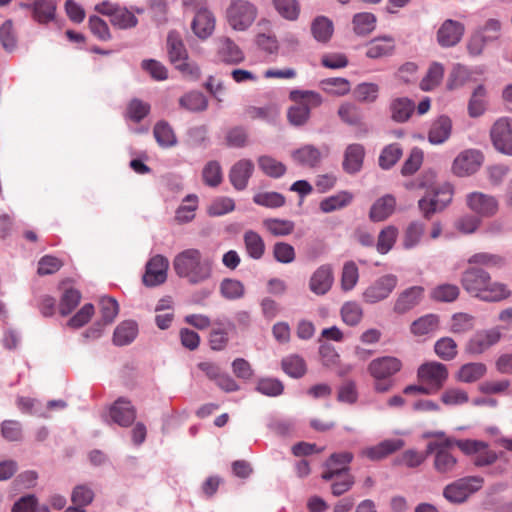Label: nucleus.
Instances as JSON below:
<instances>
[{
	"mask_svg": "<svg viewBox=\"0 0 512 512\" xmlns=\"http://www.w3.org/2000/svg\"><path fill=\"white\" fill-rule=\"evenodd\" d=\"M395 49V42L391 36H383L373 39L367 47L366 56L377 59L389 56Z\"/></svg>",
	"mask_w": 512,
	"mask_h": 512,
	"instance_id": "nucleus-29",
	"label": "nucleus"
},
{
	"mask_svg": "<svg viewBox=\"0 0 512 512\" xmlns=\"http://www.w3.org/2000/svg\"><path fill=\"white\" fill-rule=\"evenodd\" d=\"M258 14L256 6L247 0H232L226 9V19L235 31L247 30Z\"/></svg>",
	"mask_w": 512,
	"mask_h": 512,
	"instance_id": "nucleus-7",
	"label": "nucleus"
},
{
	"mask_svg": "<svg viewBox=\"0 0 512 512\" xmlns=\"http://www.w3.org/2000/svg\"><path fill=\"white\" fill-rule=\"evenodd\" d=\"M461 284L468 294L482 301L498 302L508 298L511 294L505 284L493 282L488 272L475 266L469 267L463 272Z\"/></svg>",
	"mask_w": 512,
	"mask_h": 512,
	"instance_id": "nucleus-1",
	"label": "nucleus"
},
{
	"mask_svg": "<svg viewBox=\"0 0 512 512\" xmlns=\"http://www.w3.org/2000/svg\"><path fill=\"white\" fill-rule=\"evenodd\" d=\"M173 268L177 276L196 285L211 278L213 261L205 257L199 249L188 248L174 257Z\"/></svg>",
	"mask_w": 512,
	"mask_h": 512,
	"instance_id": "nucleus-2",
	"label": "nucleus"
},
{
	"mask_svg": "<svg viewBox=\"0 0 512 512\" xmlns=\"http://www.w3.org/2000/svg\"><path fill=\"white\" fill-rule=\"evenodd\" d=\"M465 32V26L459 21L445 20L437 31V41L441 47L457 45Z\"/></svg>",
	"mask_w": 512,
	"mask_h": 512,
	"instance_id": "nucleus-20",
	"label": "nucleus"
},
{
	"mask_svg": "<svg viewBox=\"0 0 512 512\" xmlns=\"http://www.w3.org/2000/svg\"><path fill=\"white\" fill-rule=\"evenodd\" d=\"M33 18L41 24H46L55 18L56 0H33Z\"/></svg>",
	"mask_w": 512,
	"mask_h": 512,
	"instance_id": "nucleus-36",
	"label": "nucleus"
},
{
	"mask_svg": "<svg viewBox=\"0 0 512 512\" xmlns=\"http://www.w3.org/2000/svg\"><path fill=\"white\" fill-rule=\"evenodd\" d=\"M245 249L249 257L259 260L265 253V242L261 235L253 230H247L243 235Z\"/></svg>",
	"mask_w": 512,
	"mask_h": 512,
	"instance_id": "nucleus-31",
	"label": "nucleus"
},
{
	"mask_svg": "<svg viewBox=\"0 0 512 512\" xmlns=\"http://www.w3.org/2000/svg\"><path fill=\"white\" fill-rule=\"evenodd\" d=\"M95 497L93 488L89 484H78L71 492V501L77 506L90 505Z\"/></svg>",
	"mask_w": 512,
	"mask_h": 512,
	"instance_id": "nucleus-55",
	"label": "nucleus"
},
{
	"mask_svg": "<svg viewBox=\"0 0 512 512\" xmlns=\"http://www.w3.org/2000/svg\"><path fill=\"white\" fill-rule=\"evenodd\" d=\"M168 259L162 255L153 256L146 264L142 281L147 287L163 284L167 279Z\"/></svg>",
	"mask_w": 512,
	"mask_h": 512,
	"instance_id": "nucleus-12",
	"label": "nucleus"
},
{
	"mask_svg": "<svg viewBox=\"0 0 512 512\" xmlns=\"http://www.w3.org/2000/svg\"><path fill=\"white\" fill-rule=\"evenodd\" d=\"M402 156V149L398 144H390L386 146L379 156V166L382 169H390Z\"/></svg>",
	"mask_w": 512,
	"mask_h": 512,
	"instance_id": "nucleus-60",
	"label": "nucleus"
},
{
	"mask_svg": "<svg viewBox=\"0 0 512 512\" xmlns=\"http://www.w3.org/2000/svg\"><path fill=\"white\" fill-rule=\"evenodd\" d=\"M486 110V89L478 85L472 93L468 104V113L471 117H479Z\"/></svg>",
	"mask_w": 512,
	"mask_h": 512,
	"instance_id": "nucleus-46",
	"label": "nucleus"
},
{
	"mask_svg": "<svg viewBox=\"0 0 512 512\" xmlns=\"http://www.w3.org/2000/svg\"><path fill=\"white\" fill-rule=\"evenodd\" d=\"M112 420L122 427L130 426L136 418V410L126 398H118L110 408Z\"/></svg>",
	"mask_w": 512,
	"mask_h": 512,
	"instance_id": "nucleus-23",
	"label": "nucleus"
},
{
	"mask_svg": "<svg viewBox=\"0 0 512 512\" xmlns=\"http://www.w3.org/2000/svg\"><path fill=\"white\" fill-rule=\"evenodd\" d=\"M453 190L449 184L433 187L418 201L422 216L429 220L438 212L444 210L452 201Z\"/></svg>",
	"mask_w": 512,
	"mask_h": 512,
	"instance_id": "nucleus-6",
	"label": "nucleus"
},
{
	"mask_svg": "<svg viewBox=\"0 0 512 512\" xmlns=\"http://www.w3.org/2000/svg\"><path fill=\"white\" fill-rule=\"evenodd\" d=\"M364 157L365 148L362 144H349L344 151L342 162L343 170L348 174L358 173L362 169Z\"/></svg>",
	"mask_w": 512,
	"mask_h": 512,
	"instance_id": "nucleus-24",
	"label": "nucleus"
},
{
	"mask_svg": "<svg viewBox=\"0 0 512 512\" xmlns=\"http://www.w3.org/2000/svg\"><path fill=\"white\" fill-rule=\"evenodd\" d=\"M263 228L274 237H285L293 233L295 223L288 219L266 218L262 221Z\"/></svg>",
	"mask_w": 512,
	"mask_h": 512,
	"instance_id": "nucleus-32",
	"label": "nucleus"
},
{
	"mask_svg": "<svg viewBox=\"0 0 512 512\" xmlns=\"http://www.w3.org/2000/svg\"><path fill=\"white\" fill-rule=\"evenodd\" d=\"M402 361L394 356H382L371 360L367 371L374 379L373 389L377 393H386L394 386L393 376L402 369Z\"/></svg>",
	"mask_w": 512,
	"mask_h": 512,
	"instance_id": "nucleus-3",
	"label": "nucleus"
},
{
	"mask_svg": "<svg viewBox=\"0 0 512 512\" xmlns=\"http://www.w3.org/2000/svg\"><path fill=\"white\" fill-rule=\"evenodd\" d=\"M203 181L210 187H217L222 182V169L219 162L209 161L202 171Z\"/></svg>",
	"mask_w": 512,
	"mask_h": 512,
	"instance_id": "nucleus-62",
	"label": "nucleus"
},
{
	"mask_svg": "<svg viewBox=\"0 0 512 512\" xmlns=\"http://www.w3.org/2000/svg\"><path fill=\"white\" fill-rule=\"evenodd\" d=\"M425 224L420 221H412L406 227L402 245L406 250H410L418 246L425 234Z\"/></svg>",
	"mask_w": 512,
	"mask_h": 512,
	"instance_id": "nucleus-35",
	"label": "nucleus"
},
{
	"mask_svg": "<svg viewBox=\"0 0 512 512\" xmlns=\"http://www.w3.org/2000/svg\"><path fill=\"white\" fill-rule=\"evenodd\" d=\"M81 300V293L73 288L67 289L61 298L59 311L61 315L66 316L70 314L79 304Z\"/></svg>",
	"mask_w": 512,
	"mask_h": 512,
	"instance_id": "nucleus-64",
	"label": "nucleus"
},
{
	"mask_svg": "<svg viewBox=\"0 0 512 512\" xmlns=\"http://www.w3.org/2000/svg\"><path fill=\"white\" fill-rule=\"evenodd\" d=\"M333 32V22L326 16H317L311 23V33L317 42L327 43Z\"/></svg>",
	"mask_w": 512,
	"mask_h": 512,
	"instance_id": "nucleus-33",
	"label": "nucleus"
},
{
	"mask_svg": "<svg viewBox=\"0 0 512 512\" xmlns=\"http://www.w3.org/2000/svg\"><path fill=\"white\" fill-rule=\"evenodd\" d=\"M398 236V229L393 225L383 228L379 235L376 244L377 251L380 254L388 253L394 246Z\"/></svg>",
	"mask_w": 512,
	"mask_h": 512,
	"instance_id": "nucleus-50",
	"label": "nucleus"
},
{
	"mask_svg": "<svg viewBox=\"0 0 512 512\" xmlns=\"http://www.w3.org/2000/svg\"><path fill=\"white\" fill-rule=\"evenodd\" d=\"M219 290L222 297L227 300L240 299L245 294L244 284L241 281L232 278L223 279L220 283Z\"/></svg>",
	"mask_w": 512,
	"mask_h": 512,
	"instance_id": "nucleus-43",
	"label": "nucleus"
},
{
	"mask_svg": "<svg viewBox=\"0 0 512 512\" xmlns=\"http://www.w3.org/2000/svg\"><path fill=\"white\" fill-rule=\"evenodd\" d=\"M334 283L333 267L330 264L319 266L311 275L309 288L316 295H325Z\"/></svg>",
	"mask_w": 512,
	"mask_h": 512,
	"instance_id": "nucleus-21",
	"label": "nucleus"
},
{
	"mask_svg": "<svg viewBox=\"0 0 512 512\" xmlns=\"http://www.w3.org/2000/svg\"><path fill=\"white\" fill-rule=\"evenodd\" d=\"M482 162V154L474 149L462 151L454 160L452 170L457 176H468L475 173Z\"/></svg>",
	"mask_w": 512,
	"mask_h": 512,
	"instance_id": "nucleus-14",
	"label": "nucleus"
},
{
	"mask_svg": "<svg viewBox=\"0 0 512 512\" xmlns=\"http://www.w3.org/2000/svg\"><path fill=\"white\" fill-rule=\"evenodd\" d=\"M259 169L268 177L280 178L286 173V166L281 161L268 156L262 155L257 159Z\"/></svg>",
	"mask_w": 512,
	"mask_h": 512,
	"instance_id": "nucleus-38",
	"label": "nucleus"
},
{
	"mask_svg": "<svg viewBox=\"0 0 512 512\" xmlns=\"http://www.w3.org/2000/svg\"><path fill=\"white\" fill-rule=\"evenodd\" d=\"M253 202L266 208H279L285 204V197L279 192H259L253 196Z\"/></svg>",
	"mask_w": 512,
	"mask_h": 512,
	"instance_id": "nucleus-54",
	"label": "nucleus"
},
{
	"mask_svg": "<svg viewBox=\"0 0 512 512\" xmlns=\"http://www.w3.org/2000/svg\"><path fill=\"white\" fill-rule=\"evenodd\" d=\"M101 322L104 325L111 324L119 313L118 302L111 297H103L100 300Z\"/></svg>",
	"mask_w": 512,
	"mask_h": 512,
	"instance_id": "nucleus-61",
	"label": "nucleus"
},
{
	"mask_svg": "<svg viewBox=\"0 0 512 512\" xmlns=\"http://www.w3.org/2000/svg\"><path fill=\"white\" fill-rule=\"evenodd\" d=\"M138 334V325L133 320L121 322L114 330L113 343L117 346H125L132 343Z\"/></svg>",
	"mask_w": 512,
	"mask_h": 512,
	"instance_id": "nucleus-28",
	"label": "nucleus"
},
{
	"mask_svg": "<svg viewBox=\"0 0 512 512\" xmlns=\"http://www.w3.org/2000/svg\"><path fill=\"white\" fill-rule=\"evenodd\" d=\"M352 23L357 35H367L375 29L376 17L372 13L361 12L354 15Z\"/></svg>",
	"mask_w": 512,
	"mask_h": 512,
	"instance_id": "nucleus-48",
	"label": "nucleus"
},
{
	"mask_svg": "<svg viewBox=\"0 0 512 512\" xmlns=\"http://www.w3.org/2000/svg\"><path fill=\"white\" fill-rule=\"evenodd\" d=\"M191 28L198 38L207 39L215 29L214 15L207 9H200L192 21Z\"/></svg>",
	"mask_w": 512,
	"mask_h": 512,
	"instance_id": "nucleus-25",
	"label": "nucleus"
},
{
	"mask_svg": "<svg viewBox=\"0 0 512 512\" xmlns=\"http://www.w3.org/2000/svg\"><path fill=\"white\" fill-rule=\"evenodd\" d=\"M320 87L328 94L343 96L350 92L351 85L346 78H326L320 81Z\"/></svg>",
	"mask_w": 512,
	"mask_h": 512,
	"instance_id": "nucleus-42",
	"label": "nucleus"
},
{
	"mask_svg": "<svg viewBox=\"0 0 512 512\" xmlns=\"http://www.w3.org/2000/svg\"><path fill=\"white\" fill-rule=\"evenodd\" d=\"M359 279V270L355 262L347 261L343 265L341 274V288L343 291L352 290Z\"/></svg>",
	"mask_w": 512,
	"mask_h": 512,
	"instance_id": "nucleus-56",
	"label": "nucleus"
},
{
	"mask_svg": "<svg viewBox=\"0 0 512 512\" xmlns=\"http://www.w3.org/2000/svg\"><path fill=\"white\" fill-rule=\"evenodd\" d=\"M490 137L497 151L512 156V118L496 120L491 127Z\"/></svg>",
	"mask_w": 512,
	"mask_h": 512,
	"instance_id": "nucleus-11",
	"label": "nucleus"
},
{
	"mask_svg": "<svg viewBox=\"0 0 512 512\" xmlns=\"http://www.w3.org/2000/svg\"><path fill=\"white\" fill-rule=\"evenodd\" d=\"M281 368L284 373L295 379L303 377L307 371L305 360L297 354L284 357L281 361Z\"/></svg>",
	"mask_w": 512,
	"mask_h": 512,
	"instance_id": "nucleus-37",
	"label": "nucleus"
},
{
	"mask_svg": "<svg viewBox=\"0 0 512 512\" xmlns=\"http://www.w3.org/2000/svg\"><path fill=\"white\" fill-rule=\"evenodd\" d=\"M179 105L190 112H202L208 107V100L201 92L192 91L179 99Z\"/></svg>",
	"mask_w": 512,
	"mask_h": 512,
	"instance_id": "nucleus-40",
	"label": "nucleus"
},
{
	"mask_svg": "<svg viewBox=\"0 0 512 512\" xmlns=\"http://www.w3.org/2000/svg\"><path fill=\"white\" fill-rule=\"evenodd\" d=\"M111 23L119 29H130L138 24V19L126 7L119 6L114 13Z\"/></svg>",
	"mask_w": 512,
	"mask_h": 512,
	"instance_id": "nucleus-57",
	"label": "nucleus"
},
{
	"mask_svg": "<svg viewBox=\"0 0 512 512\" xmlns=\"http://www.w3.org/2000/svg\"><path fill=\"white\" fill-rule=\"evenodd\" d=\"M467 206L482 217H491L498 210V201L494 196L482 192H472L466 197Z\"/></svg>",
	"mask_w": 512,
	"mask_h": 512,
	"instance_id": "nucleus-15",
	"label": "nucleus"
},
{
	"mask_svg": "<svg viewBox=\"0 0 512 512\" xmlns=\"http://www.w3.org/2000/svg\"><path fill=\"white\" fill-rule=\"evenodd\" d=\"M341 317L349 326L358 325L363 317V309L356 301L345 302L341 307Z\"/></svg>",
	"mask_w": 512,
	"mask_h": 512,
	"instance_id": "nucleus-51",
	"label": "nucleus"
},
{
	"mask_svg": "<svg viewBox=\"0 0 512 512\" xmlns=\"http://www.w3.org/2000/svg\"><path fill=\"white\" fill-rule=\"evenodd\" d=\"M216 58L219 62L237 65L244 61L245 56L242 49L232 39L220 37L217 39Z\"/></svg>",
	"mask_w": 512,
	"mask_h": 512,
	"instance_id": "nucleus-17",
	"label": "nucleus"
},
{
	"mask_svg": "<svg viewBox=\"0 0 512 512\" xmlns=\"http://www.w3.org/2000/svg\"><path fill=\"white\" fill-rule=\"evenodd\" d=\"M486 370L483 363H467L459 369L457 378L461 382L472 383L482 378Z\"/></svg>",
	"mask_w": 512,
	"mask_h": 512,
	"instance_id": "nucleus-44",
	"label": "nucleus"
},
{
	"mask_svg": "<svg viewBox=\"0 0 512 512\" xmlns=\"http://www.w3.org/2000/svg\"><path fill=\"white\" fill-rule=\"evenodd\" d=\"M501 339V332L498 328L478 331L469 340L466 351L470 354H481Z\"/></svg>",
	"mask_w": 512,
	"mask_h": 512,
	"instance_id": "nucleus-18",
	"label": "nucleus"
},
{
	"mask_svg": "<svg viewBox=\"0 0 512 512\" xmlns=\"http://www.w3.org/2000/svg\"><path fill=\"white\" fill-rule=\"evenodd\" d=\"M256 390L263 395L276 397L283 393L284 385L276 378H262L258 381Z\"/></svg>",
	"mask_w": 512,
	"mask_h": 512,
	"instance_id": "nucleus-63",
	"label": "nucleus"
},
{
	"mask_svg": "<svg viewBox=\"0 0 512 512\" xmlns=\"http://www.w3.org/2000/svg\"><path fill=\"white\" fill-rule=\"evenodd\" d=\"M417 378L420 383L425 384L432 393L439 391L448 378L447 367L439 362H427L419 366Z\"/></svg>",
	"mask_w": 512,
	"mask_h": 512,
	"instance_id": "nucleus-8",
	"label": "nucleus"
},
{
	"mask_svg": "<svg viewBox=\"0 0 512 512\" xmlns=\"http://www.w3.org/2000/svg\"><path fill=\"white\" fill-rule=\"evenodd\" d=\"M425 289L422 286H411L400 292L395 299L393 311L403 315L417 307L424 299Z\"/></svg>",
	"mask_w": 512,
	"mask_h": 512,
	"instance_id": "nucleus-13",
	"label": "nucleus"
},
{
	"mask_svg": "<svg viewBox=\"0 0 512 512\" xmlns=\"http://www.w3.org/2000/svg\"><path fill=\"white\" fill-rule=\"evenodd\" d=\"M323 149L322 151L314 145L306 144L294 150L291 157L298 165L315 168L321 163L322 158L329 153L327 146H324Z\"/></svg>",
	"mask_w": 512,
	"mask_h": 512,
	"instance_id": "nucleus-19",
	"label": "nucleus"
},
{
	"mask_svg": "<svg viewBox=\"0 0 512 512\" xmlns=\"http://www.w3.org/2000/svg\"><path fill=\"white\" fill-rule=\"evenodd\" d=\"M454 440L446 438L444 441H432L426 446V455H433V468L441 475L452 474L458 463L457 457L452 453Z\"/></svg>",
	"mask_w": 512,
	"mask_h": 512,
	"instance_id": "nucleus-4",
	"label": "nucleus"
},
{
	"mask_svg": "<svg viewBox=\"0 0 512 512\" xmlns=\"http://www.w3.org/2000/svg\"><path fill=\"white\" fill-rule=\"evenodd\" d=\"M440 319L437 314L429 313L411 323L410 331L415 336H424L439 329Z\"/></svg>",
	"mask_w": 512,
	"mask_h": 512,
	"instance_id": "nucleus-30",
	"label": "nucleus"
},
{
	"mask_svg": "<svg viewBox=\"0 0 512 512\" xmlns=\"http://www.w3.org/2000/svg\"><path fill=\"white\" fill-rule=\"evenodd\" d=\"M460 294V289L457 285L444 283L432 289L430 297L437 302H453Z\"/></svg>",
	"mask_w": 512,
	"mask_h": 512,
	"instance_id": "nucleus-45",
	"label": "nucleus"
},
{
	"mask_svg": "<svg viewBox=\"0 0 512 512\" xmlns=\"http://www.w3.org/2000/svg\"><path fill=\"white\" fill-rule=\"evenodd\" d=\"M153 133L157 143L162 147H172L177 143L173 129L165 121L156 123Z\"/></svg>",
	"mask_w": 512,
	"mask_h": 512,
	"instance_id": "nucleus-49",
	"label": "nucleus"
},
{
	"mask_svg": "<svg viewBox=\"0 0 512 512\" xmlns=\"http://www.w3.org/2000/svg\"><path fill=\"white\" fill-rule=\"evenodd\" d=\"M434 350L439 358L450 361L457 355V344L450 337H442L436 341Z\"/></svg>",
	"mask_w": 512,
	"mask_h": 512,
	"instance_id": "nucleus-58",
	"label": "nucleus"
},
{
	"mask_svg": "<svg viewBox=\"0 0 512 512\" xmlns=\"http://www.w3.org/2000/svg\"><path fill=\"white\" fill-rule=\"evenodd\" d=\"M311 106L307 104H295L287 111V118L293 126H303L310 118Z\"/></svg>",
	"mask_w": 512,
	"mask_h": 512,
	"instance_id": "nucleus-59",
	"label": "nucleus"
},
{
	"mask_svg": "<svg viewBox=\"0 0 512 512\" xmlns=\"http://www.w3.org/2000/svg\"><path fill=\"white\" fill-rule=\"evenodd\" d=\"M198 208V196L189 194L183 199V203L176 210L175 219L179 223H188L195 217Z\"/></svg>",
	"mask_w": 512,
	"mask_h": 512,
	"instance_id": "nucleus-41",
	"label": "nucleus"
},
{
	"mask_svg": "<svg viewBox=\"0 0 512 512\" xmlns=\"http://www.w3.org/2000/svg\"><path fill=\"white\" fill-rule=\"evenodd\" d=\"M491 38L476 28L467 40L466 48L469 55L473 57L480 56L484 52L485 47L493 43Z\"/></svg>",
	"mask_w": 512,
	"mask_h": 512,
	"instance_id": "nucleus-47",
	"label": "nucleus"
},
{
	"mask_svg": "<svg viewBox=\"0 0 512 512\" xmlns=\"http://www.w3.org/2000/svg\"><path fill=\"white\" fill-rule=\"evenodd\" d=\"M452 131V122L448 116L442 115L435 119L428 132V141L439 145L448 140Z\"/></svg>",
	"mask_w": 512,
	"mask_h": 512,
	"instance_id": "nucleus-26",
	"label": "nucleus"
},
{
	"mask_svg": "<svg viewBox=\"0 0 512 512\" xmlns=\"http://www.w3.org/2000/svg\"><path fill=\"white\" fill-rule=\"evenodd\" d=\"M166 48L169 61L176 69L184 74H192L193 68L188 63V52L180 34L170 31L167 35Z\"/></svg>",
	"mask_w": 512,
	"mask_h": 512,
	"instance_id": "nucleus-9",
	"label": "nucleus"
},
{
	"mask_svg": "<svg viewBox=\"0 0 512 512\" xmlns=\"http://www.w3.org/2000/svg\"><path fill=\"white\" fill-rule=\"evenodd\" d=\"M398 284V278L393 274H386L377 278L363 292V301L375 304L387 299Z\"/></svg>",
	"mask_w": 512,
	"mask_h": 512,
	"instance_id": "nucleus-10",
	"label": "nucleus"
},
{
	"mask_svg": "<svg viewBox=\"0 0 512 512\" xmlns=\"http://www.w3.org/2000/svg\"><path fill=\"white\" fill-rule=\"evenodd\" d=\"M395 207V197L391 194H386L373 203L369 211V218L373 222L384 221L393 214Z\"/></svg>",
	"mask_w": 512,
	"mask_h": 512,
	"instance_id": "nucleus-27",
	"label": "nucleus"
},
{
	"mask_svg": "<svg viewBox=\"0 0 512 512\" xmlns=\"http://www.w3.org/2000/svg\"><path fill=\"white\" fill-rule=\"evenodd\" d=\"M415 109L413 101L406 97L396 98L390 104L391 117L395 122H406Z\"/></svg>",
	"mask_w": 512,
	"mask_h": 512,
	"instance_id": "nucleus-34",
	"label": "nucleus"
},
{
	"mask_svg": "<svg viewBox=\"0 0 512 512\" xmlns=\"http://www.w3.org/2000/svg\"><path fill=\"white\" fill-rule=\"evenodd\" d=\"M352 200V193L348 191H340L335 195L323 199L320 202V209L324 213H330L348 206Z\"/></svg>",
	"mask_w": 512,
	"mask_h": 512,
	"instance_id": "nucleus-39",
	"label": "nucleus"
},
{
	"mask_svg": "<svg viewBox=\"0 0 512 512\" xmlns=\"http://www.w3.org/2000/svg\"><path fill=\"white\" fill-rule=\"evenodd\" d=\"M379 86L375 83L363 82L353 90L354 98L362 103H373L378 98Z\"/></svg>",
	"mask_w": 512,
	"mask_h": 512,
	"instance_id": "nucleus-53",
	"label": "nucleus"
},
{
	"mask_svg": "<svg viewBox=\"0 0 512 512\" xmlns=\"http://www.w3.org/2000/svg\"><path fill=\"white\" fill-rule=\"evenodd\" d=\"M254 172V163L250 159L237 161L229 171V180L236 190H244Z\"/></svg>",
	"mask_w": 512,
	"mask_h": 512,
	"instance_id": "nucleus-22",
	"label": "nucleus"
},
{
	"mask_svg": "<svg viewBox=\"0 0 512 512\" xmlns=\"http://www.w3.org/2000/svg\"><path fill=\"white\" fill-rule=\"evenodd\" d=\"M484 484L481 476H466L459 478L443 489V497L451 504H463L471 495L478 492Z\"/></svg>",
	"mask_w": 512,
	"mask_h": 512,
	"instance_id": "nucleus-5",
	"label": "nucleus"
},
{
	"mask_svg": "<svg viewBox=\"0 0 512 512\" xmlns=\"http://www.w3.org/2000/svg\"><path fill=\"white\" fill-rule=\"evenodd\" d=\"M404 446L405 441L402 439H385L377 445L362 449L360 456L371 461H381L389 455L401 450Z\"/></svg>",
	"mask_w": 512,
	"mask_h": 512,
	"instance_id": "nucleus-16",
	"label": "nucleus"
},
{
	"mask_svg": "<svg viewBox=\"0 0 512 512\" xmlns=\"http://www.w3.org/2000/svg\"><path fill=\"white\" fill-rule=\"evenodd\" d=\"M289 99L296 104H307L311 107H318L322 104V96L312 90L294 89L289 92Z\"/></svg>",
	"mask_w": 512,
	"mask_h": 512,
	"instance_id": "nucleus-52",
	"label": "nucleus"
}]
</instances>
